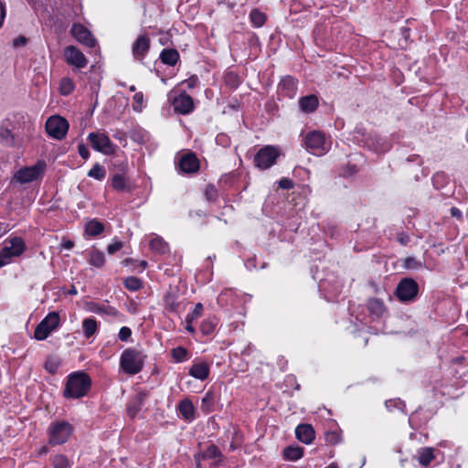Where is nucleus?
I'll list each match as a JSON object with an SVG mask.
<instances>
[{
    "instance_id": "1",
    "label": "nucleus",
    "mask_w": 468,
    "mask_h": 468,
    "mask_svg": "<svg viewBox=\"0 0 468 468\" xmlns=\"http://www.w3.org/2000/svg\"><path fill=\"white\" fill-rule=\"evenodd\" d=\"M91 378L84 371L70 373L66 379L63 397L76 399L85 397L91 388Z\"/></svg>"
},
{
    "instance_id": "2",
    "label": "nucleus",
    "mask_w": 468,
    "mask_h": 468,
    "mask_svg": "<svg viewBox=\"0 0 468 468\" xmlns=\"http://www.w3.org/2000/svg\"><path fill=\"white\" fill-rule=\"evenodd\" d=\"M145 356L139 350L126 348L121 355L120 367L128 375H136L144 367Z\"/></svg>"
},
{
    "instance_id": "3",
    "label": "nucleus",
    "mask_w": 468,
    "mask_h": 468,
    "mask_svg": "<svg viewBox=\"0 0 468 468\" xmlns=\"http://www.w3.org/2000/svg\"><path fill=\"white\" fill-rule=\"evenodd\" d=\"M48 444L61 445L68 441L73 432V426L68 421H56L48 428Z\"/></svg>"
},
{
    "instance_id": "4",
    "label": "nucleus",
    "mask_w": 468,
    "mask_h": 468,
    "mask_svg": "<svg viewBox=\"0 0 468 468\" xmlns=\"http://www.w3.org/2000/svg\"><path fill=\"white\" fill-rule=\"evenodd\" d=\"M306 150L315 155H324L330 149V142L324 133L319 131H312L306 133L303 139Z\"/></svg>"
},
{
    "instance_id": "5",
    "label": "nucleus",
    "mask_w": 468,
    "mask_h": 468,
    "mask_svg": "<svg viewBox=\"0 0 468 468\" xmlns=\"http://www.w3.org/2000/svg\"><path fill=\"white\" fill-rule=\"evenodd\" d=\"M281 152L277 146L266 145L261 147L254 156V165L256 167L265 170L271 167L280 156Z\"/></svg>"
},
{
    "instance_id": "6",
    "label": "nucleus",
    "mask_w": 468,
    "mask_h": 468,
    "mask_svg": "<svg viewBox=\"0 0 468 468\" xmlns=\"http://www.w3.org/2000/svg\"><path fill=\"white\" fill-rule=\"evenodd\" d=\"M60 324V318L58 313H49L36 327L34 336L37 340L42 341L55 331Z\"/></svg>"
},
{
    "instance_id": "7",
    "label": "nucleus",
    "mask_w": 468,
    "mask_h": 468,
    "mask_svg": "<svg viewBox=\"0 0 468 468\" xmlns=\"http://www.w3.org/2000/svg\"><path fill=\"white\" fill-rule=\"evenodd\" d=\"M419 292V285L412 278H404L398 283L395 295L402 303L413 301Z\"/></svg>"
},
{
    "instance_id": "8",
    "label": "nucleus",
    "mask_w": 468,
    "mask_h": 468,
    "mask_svg": "<svg viewBox=\"0 0 468 468\" xmlns=\"http://www.w3.org/2000/svg\"><path fill=\"white\" fill-rule=\"evenodd\" d=\"M69 130L68 121L60 116H51L46 122V132L57 140H62Z\"/></svg>"
},
{
    "instance_id": "9",
    "label": "nucleus",
    "mask_w": 468,
    "mask_h": 468,
    "mask_svg": "<svg viewBox=\"0 0 468 468\" xmlns=\"http://www.w3.org/2000/svg\"><path fill=\"white\" fill-rule=\"evenodd\" d=\"M45 167L46 165L44 162H37L32 166L19 169L14 178L22 184L33 182L44 174Z\"/></svg>"
},
{
    "instance_id": "10",
    "label": "nucleus",
    "mask_w": 468,
    "mask_h": 468,
    "mask_svg": "<svg viewBox=\"0 0 468 468\" xmlns=\"http://www.w3.org/2000/svg\"><path fill=\"white\" fill-rule=\"evenodd\" d=\"M88 140L91 147L104 154H112L115 152V145L105 133H90Z\"/></svg>"
},
{
    "instance_id": "11",
    "label": "nucleus",
    "mask_w": 468,
    "mask_h": 468,
    "mask_svg": "<svg viewBox=\"0 0 468 468\" xmlns=\"http://www.w3.org/2000/svg\"><path fill=\"white\" fill-rule=\"evenodd\" d=\"M148 397V391L139 390L135 395L130 398L126 405V413L130 419H134L137 416Z\"/></svg>"
},
{
    "instance_id": "12",
    "label": "nucleus",
    "mask_w": 468,
    "mask_h": 468,
    "mask_svg": "<svg viewBox=\"0 0 468 468\" xmlns=\"http://www.w3.org/2000/svg\"><path fill=\"white\" fill-rule=\"evenodd\" d=\"M151 46V39L146 34H142L137 37L132 46V53L134 59L143 61Z\"/></svg>"
},
{
    "instance_id": "13",
    "label": "nucleus",
    "mask_w": 468,
    "mask_h": 468,
    "mask_svg": "<svg viewBox=\"0 0 468 468\" xmlns=\"http://www.w3.org/2000/svg\"><path fill=\"white\" fill-rule=\"evenodd\" d=\"M64 57L68 64L79 69L85 68L88 64L84 54L74 46H68L64 49Z\"/></svg>"
},
{
    "instance_id": "14",
    "label": "nucleus",
    "mask_w": 468,
    "mask_h": 468,
    "mask_svg": "<svg viewBox=\"0 0 468 468\" xmlns=\"http://www.w3.org/2000/svg\"><path fill=\"white\" fill-rule=\"evenodd\" d=\"M70 33L80 43L89 48H93L96 45V39L90 31L81 24H74L70 29Z\"/></svg>"
},
{
    "instance_id": "15",
    "label": "nucleus",
    "mask_w": 468,
    "mask_h": 468,
    "mask_svg": "<svg viewBox=\"0 0 468 468\" xmlns=\"http://www.w3.org/2000/svg\"><path fill=\"white\" fill-rule=\"evenodd\" d=\"M172 105L175 112L180 114H188L194 110L193 99L186 92H182L175 97Z\"/></svg>"
},
{
    "instance_id": "16",
    "label": "nucleus",
    "mask_w": 468,
    "mask_h": 468,
    "mask_svg": "<svg viewBox=\"0 0 468 468\" xmlns=\"http://www.w3.org/2000/svg\"><path fill=\"white\" fill-rule=\"evenodd\" d=\"M297 80L292 76L283 77L278 84V94L289 99L294 98L297 92Z\"/></svg>"
},
{
    "instance_id": "17",
    "label": "nucleus",
    "mask_w": 468,
    "mask_h": 468,
    "mask_svg": "<svg viewBox=\"0 0 468 468\" xmlns=\"http://www.w3.org/2000/svg\"><path fill=\"white\" fill-rule=\"evenodd\" d=\"M178 166L182 173L193 174L199 170V160L194 153H188L181 156Z\"/></svg>"
},
{
    "instance_id": "18",
    "label": "nucleus",
    "mask_w": 468,
    "mask_h": 468,
    "mask_svg": "<svg viewBox=\"0 0 468 468\" xmlns=\"http://www.w3.org/2000/svg\"><path fill=\"white\" fill-rule=\"evenodd\" d=\"M202 459L215 460L211 466L217 467L222 464L224 461V455L222 454L218 447L212 443L208 445L204 452H202Z\"/></svg>"
},
{
    "instance_id": "19",
    "label": "nucleus",
    "mask_w": 468,
    "mask_h": 468,
    "mask_svg": "<svg viewBox=\"0 0 468 468\" xmlns=\"http://www.w3.org/2000/svg\"><path fill=\"white\" fill-rule=\"evenodd\" d=\"M164 304L168 312L178 313L181 303L178 302L177 292L170 288L164 295Z\"/></svg>"
},
{
    "instance_id": "20",
    "label": "nucleus",
    "mask_w": 468,
    "mask_h": 468,
    "mask_svg": "<svg viewBox=\"0 0 468 468\" xmlns=\"http://www.w3.org/2000/svg\"><path fill=\"white\" fill-rule=\"evenodd\" d=\"M296 438L305 443H311L314 439V430L310 424H300L295 429Z\"/></svg>"
},
{
    "instance_id": "21",
    "label": "nucleus",
    "mask_w": 468,
    "mask_h": 468,
    "mask_svg": "<svg viewBox=\"0 0 468 468\" xmlns=\"http://www.w3.org/2000/svg\"><path fill=\"white\" fill-rule=\"evenodd\" d=\"M319 105V101L316 95L311 94L303 96L299 100V106L302 112L305 113L314 112Z\"/></svg>"
},
{
    "instance_id": "22",
    "label": "nucleus",
    "mask_w": 468,
    "mask_h": 468,
    "mask_svg": "<svg viewBox=\"0 0 468 468\" xmlns=\"http://www.w3.org/2000/svg\"><path fill=\"white\" fill-rule=\"evenodd\" d=\"M188 374L197 379L205 380L209 375V366L206 362L196 363L189 368Z\"/></svg>"
},
{
    "instance_id": "23",
    "label": "nucleus",
    "mask_w": 468,
    "mask_h": 468,
    "mask_svg": "<svg viewBox=\"0 0 468 468\" xmlns=\"http://www.w3.org/2000/svg\"><path fill=\"white\" fill-rule=\"evenodd\" d=\"M367 309L370 314L376 318L383 317L388 312L384 303L378 298H371L368 300Z\"/></svg>"
},
{
    "instance_id": "24",
    "label": "nucleus",
    "mask_w": 468,
    "mask_h": 468,
    "mask_svg": "<svg viewBox=\"0 0 468 468\" xmlns=\"http://www.w3.org/2000/svg\"><path fill=\"white\" fill-rule=\"evenodd\" d=\"M8 123L9 120L5 119L0 125V144L10 147L15 145V137L8 128Z\"/></svg>"
},
{
    "instance_id": "25",
    "label": "nucleus",
    "mask_w": 468,
    "mask_h": 468,
    "mask_svg": "<svg viewBox=\"0 0 468 468\" xmlns=\"http://www.w3.org/2000/svg\"><path fill=\"white\" fill-rule=\"evenodd\" d=\"M179 53L175 48H165L161 51L159 58L161 62L167 66H175L179 60Z\"/></svg>"
},
{
    "instance_id": "26",
    "label": "nucleus",
    "mask_w": 468,
    "mask_h": 468,
    "mask_svg": "<svg viewBox=\"0 0 468 468\" xmlns=\"http://www.w3.org/2000/svg\"><path fill=\"white\" fill-rule=\"evenodd\" d=\"M203 310H204L203 304L200 303H197L195 305L194 310L186 315V330L187 332H189V333H194L195 332V328L193 327L192 323L195 320L198 319L202 315Z\"/></svg>"
},
{
    "instance_id": "27",
    "label": "nucleus",
    "mask_w": 468,
    "mask_h": 468,
    "mask_svg": "<svg viewBox=\"0 0 468 468\" xmlns=\"http://www.w3.org/2000/svg\"><path fill=\"white\" fill-rule=\"evenodd\" d=\"M303 455V448L300 446H288L282 451V457L286 461H297Z\"/></svg>"
},
{
    "instance_id": "28",
    "label": "nucleus",
    "mask_w": 468,
    "mask_h": 468,
    "mask_svg": "<svg viewBox=\"0 0 468 468\" xmlns=\"http://www.w3.org/2000/svg\"><path fill=\"white\" fill-rule=\"evenodd\" d=\"M178 410L186 420H191L195 417V409L193 403L189 399L181 400L178 404Z\"/></svg>"
},
{
    "instance_id": "29",
    "label": "nucleus",
    "mask_w": 468,
    "mask_h": 468,
    "mask_svg": "<svg viewBox=\"0 0 468 468\" xmlns=\"http://www.w3.org/2000/svg\"><path fill=\"white\" fill-rule=\"evenodd\" d=\"M82 331L86 338H90L93 336L98 331L97 321L92 317L85 318L82 321Z\"/></svg>"
},
{
    "instance_id": "30",
    "label": "nucleus",
    "mask_w": 468,
    "mask_h": 468,
    "mask_svg": "<svg viewBox=\"0 0 468 468\" xmlns=\"http://www.w3.org/2000/svg\"><path fill=\"white\" fill-rule=\"evenodd\" d=\"M87 261L91 266L101 268L105 263L104 253L94 249L89 252Z\"/></svg>"
},
{
    "instance_id": "31",
    "label": "nucleus",
    "mask_w": 468,
    "mask_h": 468,
    "mask_svg": "<svg viewBox=\"0 0 468 468\" xmlns=\"http://www.w3.org/2000/svg\"><path fill=\"white\" fill-rule=\"evenodd\" d=\"M435 458L433 449L430 447L421 448L418 452V462L423 466H428Z\"/></svg>"
},
{
    "instance_id": "32",
    "label": "nucleus",
    "mask_w": 468,
    "mask_h": 468,
    "mask_svg": "<svg viewBox=\"0 0 468 468\" xmlns=\"http://www.w3.org/2000/svg\"><path fill=\"white\" fill-rule=\"evenodd\" d=\"M150 248L153 251L165 254L168 251V244L160 237H155L150 240Z\"/></svg>"
},
{
    "instance_id": "33",
    "label": "nucleus",
    "mask_w": 468,
    "mask_h": 468,
    "mask_svg": "<svg viewBox=\"0 0 468 468\" xmlns=\"http://www.w3.org/2000/svg\"><path fill=\"white\" fill-rule=\"evenodd\" d=\"M104 230V225L96 220H90L85 227V232L90 236H98Z\"/></svg>"
},
{
    "instance_id": "34",
    "label": "nucleus",
    "mask_w": 468,
    "mask_h": 468,
    "mask_svg": "<svg viewBox=\"0 0 468 468\" xmlns=\"http://www.w3.org/2000/svg\"><path fill=\"white\" fill-rule=\"evenodd\" d=\"M61 366V359L57 356H49L45 364L44 367L49 374H56Z\"/></svg>"
},
{
    "instance_id": "35",
    "label": "nucleus",
    "mask_w": 468,
    "mask_h": 468,
    "mask_svg": "<svg viewBox=\"0 0 468 468\" xmlns=\"http://www.w3.org/2000/svg\"><path fill=\"white\" fill-rule=\"evenodd\" d=\"M10 243L8 249L13 257H18L24 252L25 243L21 238H14L10 240Z\"/></svg>"
},
{
    "instance_id": "36",
    "label": "nucleus",
    "mask_w": 468,
    "mask_h": 468,
    "mask_svg": "<svg viewBox=\"0 0 468 468\" xmlns=\"http://www.w3.org/2000/svg\"><path fill=\"white\" fill-rule=\"evenodd\" d=\"M250 20L253 27H261L266 22V15L259 9L255 8L252 9L250 13Z\"/></svg>"
},
{
    "instance_id": "37",
    "label": "nucleus",
    "mask_w": 468,
    "mask_h": 468,
    "mask_svg": "<svg viewBox=\"0 0 468 468\" xmlns=\"http://www.w3.org/2000/svg\"><path fill=\"white\" fill-rule=\"evenodd\" d=\"M123 285L127 290L136 292L143 287V282L139 278L130 276L123 281Z\"/></svg>"
},
{
    "instance_id": "38",
    "label": "nucleus",
    "mask_w": 468,
    "mask_h": 468,
    "mask_svg": "<svg viewBox=\"0 0 468 468\" xmlns=\"http://www.w3.org/2000/svg\"><path fill=\"white\" fill-rule=\"evenodd\" d=\"M75 85L71 79L63 78L59 84V92L63 96L69 95L74 90Z\"/></svg>"
},
{
    "instance_id": "39",
    "label": "nucleus",
    "mask_w": 468,
    "mask_h": 468,
    "mask_svg": "<svg viewBox=\"0 0 468 468\" xmlns=\"http://www.w3.org/2000/svg\"><path fill=\"white\" fill-rule=\"evenodd\" d=\"M53 468H70L71 463L64 454H57L52 458Z\"/></svg>"
},
{
    "instance_id": "40",
    "label": "nucleus",
    "mask_w": 468,
    "mask_h": 468,
    "mask_svg": "<svg viewBox=\"0 0 468 468\" xmlns=\"http://www.w3.org/2000/svg\"><path fill=\"white\" fill-rule=\"evenodd\" d=\"M106 176L105 168L100 164L96 163L92 168L88 172V176L95 178L97 180L104 179Z\"/></svg>"
},
{
    "instance_id": "41",
    "label": "nucleus",
    "mask_w": 468,
    "mask_h": 468,
    "mask_svg": "<svg viewBox=\"0 0 468 468\" xmlns=\"http://www.w3.org/2000/svg\"><path fill=\"white\" fill-rule=\"evenodd\" d=\"M171 355L176 362H183L187 358V350L183 346H177L171 350Z\"/></svg>"
},
{
    "instance_id": "42",
    "label": "nucleus",
    "mask_w": 468,
    "mask_h": 468,
    "mask_svg": "<svg viewBox=\"0 0 468 468\" xmlns=\"http://www.w3.org/2000/svg\"><path fill=\"white\" fill-rule=\"evenodd\" d=\"M214 402H215V396L212 392L208 391L206 393L205 397L202 399L201 408L203 410H205L206 411H211Z\"/></svg>"
},
{
    "instance_id": "43",
    "label": "nucleus",
    "mask_w": 468,
    "mask_h": 468,
    "mask_svg": "<svg viewBox=\"0 0 468 468\" xmlns=\"http://www.w3.org/2000/svg\"><path fill=\"white\" fill-rule=\"evenodd\" d=\"M112 186L114 189L121 191L123 190L126 186V181L123 176L114 175L112 180Z\"/></svg>"
},
{
    "instance_id": "44",
    "label": "nucleus",
    "mask_w": 468,
    "mask_h": 468,
    "mask_svg": "<svg viewBox=\"0 0 468 468\" xmlns=\"http://www.w3.org/2000/svg\"><path fill=\"white\" fill-rule=\"evenodd\" d=\"M13 256L9 252L8 246H5L0 251V268L10 263Z\"/></svg>"
},
{
    "instance_id": "45",
    "label": "nucleus",
    "mask_w": 468,
    "mask_h": 468,
    "mask_svg": "<svg viewBox=\"0 0 468 468\" xmlns=\"http://www.w3.org/2000/svg\"><path fill=\"white\" fill-rule=\"evenodd\" d=\"M133 111L135 112H142L143 110V107H144V94L143 92L139 91V92H136L134 95H133Z\"/></svg>"
},
{
    "instance_id": "46",
    "label": "nucleus",
    "mask_w": 468,
    "mask_h": 468,
    "mask_svg": "<svg viewBox=\"0 0 468 468\" xmlns=\"http://www.w3.org/2000/svg\"><path fill=\"white\" fill-rule=\"evenodd\" d=\"M403 266L406 269L416 270L420 269L422 266V264L414 257H407L403 261Z\"/></svg>"
},
{
    "instance_id": "47",
    "label": "nucleus",
    "mask_w": 468,
    "mask_h": 468,
    "mask_svg": "<svg viewBox=\"0 0 468 468\" xmlns=\"http://www.w3.org/2000/svg\"><path fill=\"white\" fill-rule=\"evenodd\" d=\"M93 312L97 314H106L108 315L116 316L118 314V311L112 306H96L94 309H92Z\"/></svg>"
},
{
    "instance_id": "48",
    "label": "nucleus",
    "mask_w": 468,
    "mask_h": 468,
    "mask_svg": "<svg viewBox=\"0 0 468 468\" xmlns=\"http://www.w3.org/2000/svg\"><path fill=\"white\" fill-rule=\"evenodd\" d=\"M205 196L208 201H216V199L218 198V190L214 185L209 184L207 186L205 190Z\"/></svg>"
},
{
    "instance_id": "49",
    "label": "nucleus",
    "mask_w": 468,
    "mask_h": 468,
    "mask_svg": "<svg viewBox=\"0 0 468 468\" xmlns=\"http://www.w3.org/2000/svg\"><path fill=\"white\" fill-rule=\"evenodd\" d=\"M132 335V330L127 326H122L118 334L119 339L122 342L128 341Z\"/></svg>"
},
{
    "instance_id": "50",
    "label": "nucleus",
    "mask_w": 468,
    "mask_h": 468,
    "mask_svg": "<svg viewBox=\"0 0 468 468\" xmlns=\"http://www.w3.org/2000/svg\"><path fill=\"white\" fill-rule=\"evenodd\" d=\"M325 440L331 444H336L340 441V436L336 431H328L325 433Z\"/></svg>"
},
{
    "instance_id": "51",
    "label": "nucleus",
    "mask_w": 468,
    "mask_h": 468,
    "mask_svg": "<svg viewBox=\"0 0 468 468\" xmlns=\"http://www.w3.org/2000/svg\"><path fill=\"white\" fill-rule=\"evenodd\" d=\"M214 328H215V324H212L211 322H207V321H204L200 325L201 332L204 335L211 334L214 331Z\"/></svg>"
},
{
    "instance_id": "52",
    "label": "nucleus",
    "mask_w": 468,
    "mask_h": 468,
    "mask_svg": "<svg viewBox=\"0 0 468 468\" xmlns=\"http://www.w3.org/2000/svg\"><path fill=\"white\" fill-rule=\"evenodd\" d=\"M294 184L292 182V180L287 178V177H282L280 181H279V187L282 188V189H292L293 187Z\"/></svg>"
},
{
    "instance_id": "53",
    "label": "nucleus",
    "mask_w": 468,
    "mask_h": 468,
    "mask_svg": "<svg viewBox=\"0 0 468 468\" xmlns=\"http://www.w3.org/2000/svg\"><path fill=\"white\" fill-rule=\"evenodd\" d=\"M226 82L233 87H238L239 80L238 76L232 72H229L225 77Z\"/></svg>"
},
{
    "instance_id": "54",
    "label": "nucleus",
    "mask_w": 468,
    "mask_h": 468,
    "mask_svg": "<svg viewBox=\"0 0 468 468\" xmlns=\"http://www.w3.org/2000/svg\"><path fill=\"white\" fill-rule=\"evenodd\" d=\"M397 240L403 246H406L410 241V237L404 231L398 233Z\"/></svg>"
},
{
    "instance_id": "55",
    "label": "nucleus",
    "mask_w": 468,
    "mask_h": 468,
    "mask_svg": "<svg viewBox=\"0 0 468 468\" xmlns=\"http://www.w3.org/2000/svg\"><path fill=\"white\" fill-rule=\"evenodd\" d=\"M79 154L84 159L87 160L90 157V152L87 146L83 144H80L78 145Z\"/></svg>"
},
{
    "instance_id": "56",
    "label": "nucleus",
    "mask_w": 468,
    "mask_h": 468,
    "mask_svg": "<svg viewBox=\"0 0 468 468\" xmlns=\"http://www.w3.org/2000/svg\"><path fill=\"white\" fill-rule=\"evenodd\" d=\"M122 246H123L122 242H121V241H115V242H113V243L110 244V245L108 246L107 250H108V252H109L110 254H113V253H115L116 251L120 250L122 248Z\"/></svg>"
},
{
    "instance_id": "57",
    "label": "nucleus",
    "mask_w": 468,
    "mask_h": 468,
    "mask_svg": "<svg viewBox=\"0 0 468 468\" xmlns=\"http://www.w3.org/2000/svg\"><path fill=\"white\" fill-rule=\"evenodd\" d=\"M185 83L187 85L189 89H193L197 85L198 78L197 76H192L189 79L186 80Z\"/></svg>"
},
{
    "instance_id": "58",
    "label": "nucleus",
    "mask_w": 468,
    "mask_h": 468,
    "mask_svg": "<svg viewBox=\"0 0 468 468\" xmlns=\"http://www.w3.org/2000/svg\"><path fill=\"white\" fill-rule=\"evenodd\" d=\"M27 37H24V36H20L14 39V42H13V45L14 47L17 48V47H22L24 45H26L27 43Z\"/></svg>"
},
{
    "instance_id": "59",
    "label": "nucleus",
    "mask_w": 468,
    "mask_h": 468,
    "mask_svg": "<svg viewBox=\"0 0 468 468\" xmlns=\"http://www.w3.org/2000/svg\"><path fill=\"white\" fill-rule=\"evenodd\" d=\"M450 212H451V216L461 220L462 218H463V213L462 211L456 207H452L451 209H450Z\"/></svg>"
},
{
    "instance_id": "60",
    "label": "nucleus",
    "mask_w": 468,
    "mask_h": 468,
    "mask_svg": "<svg viewBox=\"0 0 468 468\" xmlns=\"http://www.w3.org/2000/svg\"><path fill=\"white\" fill-rule=\"evenodd\" d=\"M5 17V7L4 3L0 0V27L2 26Z\"/></svg>"
},
{
    "instance_id": "61",
    "label": "nucleus",
    "mask_w": 468,
    "mask_h": 468,
    "mask_svg": "<svg viewBox=\"0 0 468 468\" xmlns=\"http://www.w3.org/2000/svg\"><path fill=\"white\" fill-rule=\"evenodd\" d=\"M61 246L66 250H71L74 247V242L69 239L64 240Z\"/></svg>"
},
{
    "instance_id": "62",
    "label": "nucleus",
    "mask_w": 468,
    "mask_h": 468,
    "mask_svg": "<svg viewBox=\"0 0 468 468\" xmlns=\"http://www.w3.org/2000/svg\"><path fill=\"white\" fill-rule=\"evenodd\" d=\"M194 216L201 218V217H205L206 213L202 210H197L195 212L190 213V217H194Z\"/></svg>"
},
{
    "instance_id": "63",
    "label": "nucleus",
    "mask_w": 468,
    "mask_h": 468,
    "mask_svg": "<svg viewBox=\"0 0 468 468\" xmlns=\"http://www.w3.org/2000/svg\"><path fill=\"white\" fill-rule=\"evenodd\" d=\"M194 459L196 461V463H200L202 459V452L197 453L194 455Z\"/></svg>"
},
{
    "instance_id": "64",
    "label": "nucleus",
    "mask_w": 468,
    "mask_h": 468,
    "mask_svg": "<svg viewBox=\"0 0 468 468\" xmlns=\"http://www.w3.org/2000/svg\"><path fill=\"white\" fill-rule=\"evenodd\" d=\"M7 231V228L5 227L2 223H0V238L5 234Z\"/></svg>"
}]
</instances>
